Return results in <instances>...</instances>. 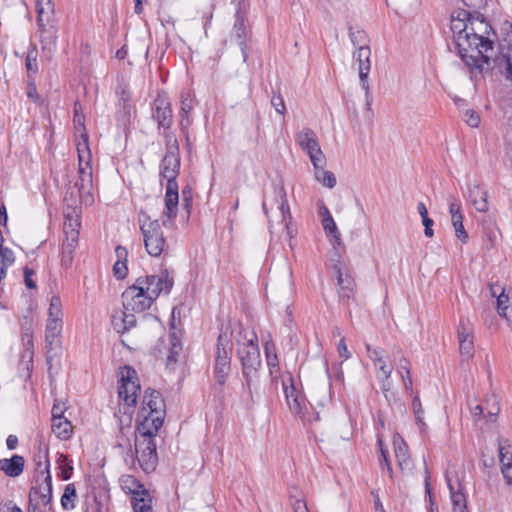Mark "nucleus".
Returning <instances> with one entry per match:
<instances>
[{
	"instance_id": "55",
	"label": "nucleus",
	"mask_w": 512,
	"mask_h": 512,
	"mask_svg": "<svg viewBox=\"0 0 512 512\" xmlns=\"http://www.w3.org/2000/svg\"><path fill=\"white\" fill-rule=\"evenodd\" d=\"M113 273L117 279H124L128 273L127 264L123 262H115L113 266Z\"/></svg>"
},
{
	"instance_id": "45",
	"label": "nucleus",
	"mask_w": 512,
	"mask_h": 512,
	"mask_svg": "<svg viewBox=\"0 0 512 512\" xmlns=\"http://www.w3.org/2000/svg\"><path fill=\"white\" fill-rule=\"evenodd\" d=\"M15 261V256L12 250H4L0 253V282L6 277L7 269Z\"/></svg>"
},
{
	"instance_id": "16",
	"label": "nucleus",
	"mask_w": 512,
	"mask_h": 512,
	"mask_svg": "<svg viewBox=\"0 0 512 512\" xmlns=\"http://www.w3.org/2000/svg\"><path fill=\"white\" fill-rule=\"evenodd\" d=\"M63 231L65 238L63 241L78 243L80 222V209L75 205H67L64 208Z\"/></svg>"
},
{
	"instance_id": "43",
	"label": "nucleus",
	"mask_w": 512,
	"mask_h": 512,
	"mask_svg": "<svg viewBox=\"0 0 512 512\" xmlns=\"http://www.w3.org/2000/svg\"><path fill=\"white\" fill-rule=\"evenodd\" d=\"M349 37L352 42V44L357 47H370L369 46V39L366 34V32L362 29H354L353 27H350L349 29Z\"/></svg>"
},
{
	"instance_id": "31",
	"label": "nucleus",
	"mask_w": 512,
	"mask_h": 512,
	"mask_svg": "<svg viewBox=\"0 0 512 512\" xmlns=\"http://www.w3.org/2000/svg\"><path fill=\"white\" fill-rule=\"evenodd\" d=\"M52 498L42 495L36 489H30L28 512H46Z\"/></svg>"
},
{
	"instance_id": "63",
	"label": "nucleus",
	"mask_w": 512,
	"mask_h": 512,
	"mask_svg": "<svg viewBox=\"0 0 512 512\" xmlns=\"http://www.w3.org/2000/svg\"><path fill=\"white\" fill-rule=\"evenodd\" d=\"M393 371V366L390 364L382 365L377 369V377L390 378Z\"/></svg>"
},
{
	"instance_id": "1",
	"label": "nucleus",
	"mask_w": 512,
	"mask_h": 512,
	"mask_svg": "<svg viewBox=\"0 0 512 512\" xmlns=\"http://www.w3.org/2000/svg\"><path fill=\"white\" fill-rule=\"evenodd\" d=\"M167 151L160 164V176L167 180L165 193V210L163 216L167 219L162 221L163 226H172L177 216L179 193L177 176L180 171V156L177 139L171 135H166Z\"/></svg>"
},
{
	"instance_id": "34",
	"label": "nucleus",
	"mask_w": 512,
	"mask_h": 512,
	"mask_svg": "<svg viewBox=\"0 0 512 512\" xmlns=\"http://www.w3.org/2000/svg\"><path fill=\"white\" fill-rule=\"evenodd\" d=\"M326 165V158H324V162L322 164L313 165L315 170V178L318 182H320L323 186L332 189L336 186L337 180L335 175L328 170H325L324 167Z\"/></svg>"
},
{
	"instance_id": "24",
	"label": "nucleus",
	"mask_w": 512,
	"mask_h": 512,
	"mask_svg": "<svg viewBox=\"0 0 512 512\" xmlns=\"http://www.w3.org/2000/svg\"><path fill=\"white\" fill-rule=\"evenodd\" d=\"M62 319L48 318L45 329V348L50 354L56 347H59V338L62 333Z\"/></svg>"
},
{
	"instance_id": "59",
	"label": "nucleus",
	"mask_w": 512,
	"mask_h": 512,
	"mask_svg": "<svg viewBox=\"0 0 512 512\" xmlns=\"http://www.w3.org/2000/svg\"><path fill=\"white\" fill-rule=\"evenodd\" d=\"M397 372L402 375V374H410L411 373V370H410V362L407 358L405 357H402L400 359V362H399V365H398V368H397Z\"/></svg>"
},
{
	"instance_id": "28",
	"label": "nucleus",
	"mask_w": 512,
	"mask_h": 512,
	"mask_svg": "<svg viewBox=\"0 0 512 512\" xmlns=\"http://www.w3.org/2000/svg\"><path fill=\"white\" fill-rule=\"evenodd\" d=\"M112 326L117 333H125L136 325V317L129 311L116 312L111 319Z\"/></svg>"
},
{
	"instance_id": "47",
	"label": "nucleus",
	"mask_w": 512,
	"mask_h": 512,
	"mask_svg": "<svg viewBox=\"0 0 512 512\" xmlns=\"http://www.w3.org/2000/svg\"><path fill=\"white\" fill-rule=\"evenodd\" d=\"M378 446H379V452H380V457H379L380 467L382 469H386L390 478H392L393 471H392L391 463L388 459V451L386 448H384L383 441L381 438H378Z\"/></svg>"
},
{
	"instance_id": "29",
	"label": "nucleus",
	"mask_w": 512,
	"mask_h": 512,
	"mask_svg": "<svg viewBox=\"0 0 512 512\" xmlns=\"http://www.w3.org/2000/svg\"><path fill=\"white\" fill-rule=\"evenodd\" d=\"M394 452L399 468L402 471H409L412 468V460L408 446L403 439H394Z\"/></svg>"
},
{
	"instance_id": "12",
	"label": "nucleus",
	"mask_w": 512,
	"mask_h": 512,
	"mask_svg": "<svg viewBox=\"0 0 512 512\" xmlns=\"http://www.w3.org/2000/svg\"><path fill=\"white\" fill-rule=\"evenodd\" d=\"M296 141L301 149L306 152L313 165L322 164L325 155L321 150L316 133L310 128H303L297 135Z\"/></svg>"
},
{
	"instance_id": "62",
	"label": "nucleus",
	"mask_w": 512,
	"mask_h": 512,
	"mask_svg": "<svg viewBox=\"0 0 512 512\" xmlns=\"http://www.w3.org/2000/svg\"><path fill=\"white\" fill-rule=\"evenodd\" d=\"M422 223L424 225V234L426 237L431 238L434 235V231L432 229L434 225V221L431 218H426L422 220Z\"/></svg>"
},
{
	"instance_id": "57",
	"label": "nucleus",
	"mask_w": 512,
	"mask_h": 512,
	"mask_svg": "<svg viewBox=\"0 0 512 512\" xmlns=\"http://www.w3.org/2000/svg\"><path fill=\"white\" fill-rule=\"evenodd\" d=\"M115 254L117 258L116 262L127 264L128 250L124 246L118 245L115 248Z\"/></svg>"
},
{
	"instance_id": "41",
	"label": "nucleus",
	"mask_w": 512,
	"mask_h": 512,
	"mask_svg": "<svg viewBox=\"0 0 512 512\" xmlns=\"http://www.w3.org/2000/svg\"><path fill=\"white\" fill-rule=\"evenodd\" d=\"M78 246V243H71L63 241L62 243V253H61V265L64 268L71 267L74 259V252Z\"/></svg>"
},
{
	"instance_id": "54",
	"label": "nucleus",
	"mask_w": 512,
	"mask_h": 512,
	"mask_svg": "<svg viewBox=\"0 0 512 512\" xmlns=\"http://www.w3.org/2000/svg\"><path fill=\"white\" fill-rule=\"evenodd\" d=\"M84 121H85L84 115L79 113L78 108H77V103H75V106H74V124H75V127H76L77 131H79L80 133L81 132H86Z\"/></svg>"
},
{
	"instance_id": "33",
	"label": "nucleus",
	"mask_w": 512,
	"mask_h": 512,
	"mask_svg": "<svg viewBox=\"0 0 512 512\" xmlns=\"http://www.w3.org/2000/svg\"><path fill=\"white\" fill-rule=\"evenodd\" d=\"M52 431L57 438L67 440L72 436L73 426L71 422L65 417H55L51 419Z\"/></svg>"
},
{
	"instance_id": "18",
	"label": "nucleus",
	"mask_w": 512,
	"mask_h": 512,
	"mask_svg": "<svg viewBox=\"0 0 512 512\" xmlns=\"http://www.w3.org/2000/svg\"><path fill=\"white\" fill-rule=\"evenodd\" d=\"M459 350L465 360L474 355L473 327L468 319H461L458 325Z\"/></svg>"
},
{
	"instance_id": "51",
	"label": "nucleus",
	"mask_w": 512,
	"mask_h": 512,
	"mask_svg": "<svg viewBox=\"0 0 512 512\" xmlns=\"http://www.w3.org/2000/svg\"><path fill=\"white\" fill-rule=\"evenodd\" d=\"M462 118L472 128H477L481 122L479 113L473 109H466L463 112Z\"/></svg>"
},
{
	"instance_id": "21",
	"label": "nucleus",
	"mask_w": 512,
	"mask_h": 512,
	"mask_svg": "<svg viewBox=\"0 0 512 512\" xmlns=\"http://www.w3.org/2000/svg\"><path fill=\"white\" fill-rule=\"evenodd\" d=\"M474 14L467 12L465 9H456L451 13L450 23L453 33V43L457 48V37L464 36L469 28V22Z\"/></svg>"
},
{
	"instance_id": "30",
	"label": "nucleus",
	"mask_w": 512,
	"mask_h": 512,
	"mask_svg": "<svg viewBox=\"0 0 512 512\" xmlns=\"http://www.w3.org/2000/svg\"><path fill=\"white\" fill-rule=\"evenodd\" d=\"M264 350L271 381L272 383H276L280 374V367L274 344L272 342H266L264 345Z\"/></svg>"
},
{
	"instance_id": "6",
	"label": "nucleus",
	"mask_w": 512,
	"mask_h": 512,
	"mask_svg": "<svg viewBox=\"0 0 512 512\" xmlns=\"http://www.w3.org/2000/svg\"><path fill=\"white\" fill-rule=\"evenodd\" d=\"M166 411L165 402L159 391L148 388L145 390L139 422H152L153 426L162 427Z\"/></svg>"
},
{
	"instance_id": "44",
	"label": "nucleus",
	"mask_w": 512,
	"mask_h": 512,
	"mask_svg": "<svg viewBox=\"0 0 512 512\" xmlns=\"http://www.w3.org/2000/svg\"><path fill=\"white\" fill-rule=\"evenodd\" d=\"M57 464L59 465V468L61 470L60 476L63 480H68L72 476L73 467L71 465V461L69 460L68 456L65 454H58L56 459Z\"/></svg>"
},
{
	"instance_id": "17",
	"label": "nucleus",
	"mask_w": 512,
	"mask_h": 512,
	"mask_svg": "<svg viewBox=\"0 0 512 512\" xmlns=\"http://www.w3.org/2000/svg\"><path fill=\"white\" fill-rule=\"evenodd\" d=\"M158 350L161 354L166 356V366L173 368L178 362V357L182 352V343L177 333L171 332L167 339H162Z\"/></svg>"
},
{
	"instance_id": "53",
	"label": "nucleus",
	"mask_w": 512,
	"mask_h": 512,
	"mask_svg": "<svg viewBox=\"0 0 512 512\" xmlns=\"http://www.w3.org/2000/svg\"><path fill=\"white\" fill-rule=\"evenodd\" d=\"M271 105L274 107L277 113L284 115L286 112V106L283 97L280 94H273L271 98Z\"/></svg>"
},
{
	"instance_id": "9",
	"label": "nucleus",
	"mask_w": 512,
	"mask_h": 512,
	"mask_svg": "<svg viewBox=\"0 0 512 512\" xmlns=\"http://www.w3.org/2000/svg\"><path fill=\"white\" fill-rule=\"evenodd\" d=\"M37 12V27L40 34L42 49H50L56 44V35L48 28L54 8L51 0H35Z\"/></svg>"
},
{
	"instance_id": "46",
	"label": "nucleus",
	"mask_w": 512,
	"mask_h": 512,
	"mask_svg": "<svg viewBox=\"0 0 512 512\" xmlns=\"http://www.w3.org/2000/svg\"><path fill=\"white\" fill-rule=\"evenodd\" d=\"M322 225L325 233L331 236L338 244L341 241V234L336 226L333 217L322 219Z\"/></svg>"
},
{
	"instance_id": "61",
	"label": "nucleus",
	"mask_w": 512,
	"mask_h": 512,
	"mask_svg": "<svg viewBox=\"0 0 512 512\" xmlns=\"http://www.w3.org/2000/svg\"><path fill=\"white\" fill-rule=\"evenodd\" d=\"M0 512H23L12 501L0 503Z\"/></svg>"
},
{
	"instance_id": "10",
	"label": "nucleus",
	"mask_w": 512,
	"mask_h": 512,
	"mask_svg": "<svg viewBox=\"0 0 512 512\" xmlns=\"http://www.w3.org/2000/svg\"><path fill=\"white\" fill-rule=\"evenodd\" d=\"M138 285L143 286L146 293L155 301L161 294H169L174 279L167 269L162 270L159 274L139 277Z\"/></svg>"
},
{
	"instance_id": "26",
	"label": "nucleus",
	"mask_w": 512,
	"mask_h": 512,
	"mask_svg": "<svg viewBox=\"0 0 512 512\" xmlns=\"http://www.w3.org/2000/svg\"><path fill=\"white\" fill-rule=\"evenodd\" d=\"M468 197L478 212L485 213L488 211V191L480 184H473L469 186Z\"/></svg>"
},
{
	"instance_id": "56",
	"label": "nucleus",
	"mask_w": 512,
	"mask_h": 512,
	"mask_svg": "<svg viewBox=\"0 0 512 512\" xmlns=\"http://www.w3.org/2000/svg\"><path fill=\"white\" fill-rule=\"evenodd\" d=\"M368 357L372 362L377 361L379 358H383V351L380 348H372L370 344H365Z\"/></svg>"
},
{
	"instance_id": "11",
	"label": "nucleus",
	"mask_w": 512,
	"mask_h": 512,
	"mask_svg": "<svg viewBox=\"0 0 512 512\" xmlns=\"http://www.w3.org/2000/svg\"><path fill=\"white\" fill-rule=\"evenodd\" d=\"M122 300L124 309L132 312H143L154 302L137 280L122 293Z\"/></svg>"
},
{
	"instance_id": "7",
	"label": "nucleus",
	"mask_w": 512,
	"mask_h": 512,
	"mask_svg": "<svg viewBox=\"0 0 512 512\" xmlns=\"http://www.w3.org/2000/svg\"><path fill=\"white\" fill-rule=\"evenodd\" d=\"M282 387L287 405L293 414L298 415L303 421L309 423L319 420L318 413H308L306 398L296 389L291 376L282 379Z\"/></svg>"
},
{
	"instance_id": "23",
	"label": "nucleus",
	"mask_w": 512,
	"mask_h": 512,
	"mask_svg": "<svg viewBox=\"0 0 512 512\" xmlns=\"http://www.w3.org/2000/svg\"><path fill=\"white\" fill-rule=\"evenodd\" d=\"M447 486L450 491V497L454 506L455 512L463 511L466 509V497L462 492L461 484L458 481L456 474L447 472L445 475Z\"/></svg>"
},
{
	"instance_id": "32",
	"label": "nucleus",
	"mask_w": 512,
	"mask_h": 512,
	"mask_svg": "<svg viewBox=\"0 0 512 512\" xmlns=\"http://www.w3.org/2000/svg\"><path fill=\"white\" fill-rule=\"evenodd\" d=\"M134 512H153L152 499L147 490L135 491L132 497Z\"/></svg>"
},
{
	"instance_id": "64",
	"label": "nucleus",
	"mask_w": 512,
	"mask_h": 512,
	"mask_svg": "<svg viewBox=\"0 0 512 512\" xmlns=\"http://www.w3.org/2000/svg\"><path fill=\"white\" fill-rule=\"evenodd\" d=\"M502 474L508 485H512V464L502 466Z\"/></svg>"
},
{
	"instance_id": "36",
	"label": "nucleus",
	"mask_w": 512,
	"mask_h": 512,
	"mask_svg": "<svg viewBox=\"0 0 512 512\" xmlns=\"http://www.w3.org/2000/svg\"><path fill=\"white\" fill-rule=\"evenodd\" d=\"M510 300L511 298L509 294H506L505 289L501 290V293L497 296V308L499 314L512 324V303L511 306L507 304Z\"/></svg>"
},
{
	"instance_id": "2",
	"label": "nucleus",
	"mask_w": 512,
	"mask_h": 512,
	"mask_svg": "<svg viewBox=\"0 0 512 512\" xmlns=\"http://www.w3.org/2000/svg\"><path fill=\"white\" fill-rule=\"evenodd\" d=\"M237 354L241 361L245 386L252 394L253 389L259 383V369L261 367L258 337L254 332L245 333L243 340H238Z\"/></svg>"
},
{
	"instance_id": "48",
	"label": "nucleus",
	"mask_w": 512,
	"mask_h": 512,
	"mask_svg": "<svg viewBox=\"0 0 512 512\" xmlns=\"http://www.w3.org/2000/svg\"><path fill=\"white\" fill-rule=\"evenodd\" d=\"M412 408L415 415L416 423L419 426L420 430H423L425 427L424 410L422 408V404L418 396H415L413 398Z\"/></svg>"
},
{
	"instance_id": "37",
	"label": "nucleus",
	"mask_w": 512,
	"mask_h": 512,
	"mask_svg": "<svg viewBox=\"0 0 512 512\" xmlns=\"http://www.w3.org/2000/svg\"><path fill=\"white\" fill-rule=\"evenodd\" d=\"M485 408V418H487L488 421L494 422L496 421V418L498 414L500 413V402L497 396L492 395L489 398L486 399L485 403L483 404Z\"/></svg>"
},
{
	"instance_id": "5",
	"label": "nucleus",
	"mask_w": 512,
	"mask_h": 512,
	"mask_svg": "<svg viewBox=\"0 0 512 512\" xmlns=\"http://www.w3.org/2000/svg\"><path fill=\"white\" fill-rule=\"evenodd\" d=\"M232 341L228 330H221L216 344L214 377L218 384L224 385L231 369Z\"/></svg>"
},
{
	"instance_id": "38",
	"label": "nucleus",
	"mask_w": 512,
	"mask_h": 512,
	"mask_svg": "<svg viewBox=\"0 0 512 512\" xmlns=\"http://www.w3.org/2000/svg\"><path fill=\"white\" fill-rule=\"evenodd\" d=\"M37 47L34 44H31L27 51L26 59H25V66L27 69L28 77H33L38 73V63H37Z\"/></svg>"
},
{
	"instance_id": "3",
	"label": "nucleus",
	"mask_w": 512,
	"mask_h": 512,
	"mask_svg": "<svg viewBox=\"0 0 512 512\" xmlns=\"http://www.w3.org/2000/svg\"><path fill=\"white\" fill-rule=\"evenodd\" d=\"M161 427L152 422H139L136 427L135 453L140 467L145 472L154 471L158 462L155 437Z\"/></svg>"
},
{
	"instance_id": "20",
	"label": "nucleus",
	"mask_w": 512,
	"mask_h": 512,
	"mask_svg": "<svg viewBox=\"0 0 512 512\" xmlns=\"http://www.w3.org/2000/svg\"><path fill=\"white\" fill-rule=\"evenodd\" d=\"M75 187L78 189L81 198H84L86 202H93V197L90 194L92 187V168L89 160H86L85 163H79L78 179L75 182Z\"/></svg>"
},
{
	"instance_id": "19",
	"label": "nucleus",
	"mask_w": 512,
	"mask_h": 512,
	"mask_svg": "<svg viewBox=\"0 0 512 512\" xmlns=\"http://www.w3.org/2000/svg\"><path fill=\"white\" fill-rule=\"evenodd\" d=\"M38 462L37 465L40 468L43 460V469L40 471V475L42 477V482L37 486H33L31 489H36V491L42 495H47L52 498V478L49 471V459H48V448L44 446L43 448H39L38 453Z\"/></svg>"
},
{
	"instance_id": "15",
	"label": "nucleus",
	"mask_w": 512,
	"mask_h": 512,
	"mask_svg": "<svg viewBox=\"0 0 512 512\" xmlns=\"http://www.w3.org/2000/svg\"><path fill=\"white\" fill-rule=\"evenodd\" d=\"M371 49L370 47H360L357 48L353 52V61L358 64V71H359V79L362 88L366 92V98H367V106L370 109V101H369V83H368V75L371 69Z\"/></svg>"
},
{
	"instance_id": "50",
	"label": "nucleus",
	"mask_w": 512,
	"mask_h": 512,
	"mask_svg": "<svg viewBox=\"0 0 512 512\" xmlns=\"http://www.w3.org/2000/svg\"><path fill=\"white\" fill-rule=\"evenodd\" d=\"M499 458L502 466L512 465V449L507 442L499 441Z\"/></svg>"
},
{
	"instance_id": "14",
	"label": "nucleus",
	"mask_w": 512,
	"mask_h": 512,
	"mask_svg": "<svg viewBox=\"0 0 512 512\" xmlns=\"http://www.w3.org/2000/svg\"><path fill=\"white\" fill-rule=\"evenodd\" d=\"M245 22L246 13L244 11V4L239 2L235 12V22L231 32V38L235 40L236 44L240 47L244 62H246L248 58V46L246 43L247 29Z\"/></svg>"
},
{
	"instance_id": "49",
	"label": "nucleus",
	"mask_w": 512,
	"mask_h": 512,
	"mask_svg": "<svg viewBox=\"0 0 512 512\" xmlns=\"http://www.w3.org/2000/svg\"><path fill=\"white\" fill-rule=\"evenodd\" d=\"M48 318L62 319V303L59 296H52L48 310Z\"/></svg>"
},
{
	"instance_id": "25",
	"label": "nucleus",
	"mask_w": 512,
	"mask_h": 512,
	"mask_svg": "<svg viewBox=\"0 0 512 512\" xmlns=\"http://www.w3.org/2000/svg\"><path fill=\"white\" fill-rule=\"evenodd\" d=\"M337 285L338 295L341 301H348L355 296V281L348 272H343L342 269L337 271Z\"/></svg>"
},
{
	"instance_id": "39",
	"label": "nucleus",
	"mask_w": 512,
	"mask_h": 512,
	"mask_svg": "<svg viewBox=\"0 0 512 512\" xmlns=\"http://www.w3.org/2000/svg\"><path fill=\"white\" fill-rule=\"evenodd\" d=\"M193 95L187 91L181 94V125L187 126L189 124L188 113L193 109Z\"/></svg>"
},
{
	"instance_id": "22",
	"label": "nucleus",
	"mask_w": 512,
	"mask_h": 512,
	"mask_svg": "<svg viewBox=\"0 0 512 512\" xmlns=\"http://www.w3.org/2000/svg\"><path fill=\"white\" fill-rule=\"evenodd\" d=\"M462 205L455 197H449V212L456 237L463 243L468 240V234L463 225Z\"/></svg>"
},
{
	"instance_id": "42",
	"label": "nucleus",
	"mask_w": 512,
	"mask_h": 512,
	"mask_svg": "<svg viewBox=\"0 0 512 512\" xmlns=\"http://www.w3.org/2000/svg\"><path fill=\"white\" fill-rule=\"evenodd\" d=\"M80 137L81 141L77 144L79 163H85L86 160H89L90 163L91 152L89 149L88 134L86 132H81Z\"/></svg>"
},
{
	"instance_id": "35",
	"label": "nucleus",
	"mask_w": 512,
	"mask_h": 512,
	"mask_svg": "<svg viewBox=\"0 0 512 512\" xmlns=\"http://www.w3.org/2000/svg\"><path fill=\"white\" fill-rule=\"evenodd\" d=\"M276 202L278 204V209L281 212L282 215V222L288 228V225L291 222L292 216L290 212V207L286 198V192L284 188H280L276 191Z\"/></svg>"
},
{
	"instance_id": "52",
	"label": "nucleus",
	"mask_w": 512,
	"mask_h": 512,
	"mask_svg": "<svg viewBox=\"0 0 512 512\" xmlns=\"http://www.w3.org/2000/svg\"><path fill=\"white\" fill-rule=\"evenodd\" d=\"M467 12L471 14H481L480 10L486 5V0H462Z\"/></svg>"
},
{
	"instance_id": "40",
	"label": "nucleus",
	"mask_w": 512,
	"mask_h": 512,
	"mask_svg": "<svg viewBox=\"0 0 512 512\" xmlns=\"http://www.w3.org/2000/svg\"><path fill=\"white\" fill-rule=\"evenodd\" d=\"M77 499L76 488L74 484H68L65 486L63 495L61 497V506L64 510H72L75 507V501Z\"/></svg>"
},
{
	"instance_id": "60",
	"label": "nucleus",
	"mask_w": 512,
	"mask_h": 512,
	"mask_svg": "<svg viewBox=\"0 0 512 512\" xmlns=\"http://www.w3.org/2000/svg\"><path fill=\"white\" fill-rule=\"evenodd\" d=\"M292 508L294 512H309L304 499H295L292 502Z\"/></svg>"
},
{
	"instance_id": "4",
	"label": "nucleus",
	"mask_w": 512,
	"mask_h": 512,
	"mask_svg": "<svg viewBox=\"0 0 512 512\" xmlns=\"http://www.w3.org/2000/svg\"><path fill=\"white\" fill-rule=\"evenodd\" d=\"M138 223L147 253L152 257H159L165 253L168 246L159 220L151 219L145 211L141 210Z\"/></svg>"
},
{
	"instance_id": "27",
	"label": "nucleus",
	"mask_w": 512,
	"mask_h": 512,
	"mask_svg": "<svg viewBox=\"0 0 512 512\" xmlns=\"http://www.w3.org/2000/svg\"><path fill=\"white\" fill-rule=\"evenodd\" d=\"M25 459L23 456L15 454L11 458L0 460V470L9 477H18L24 471Z\"/></svg>"
},
{
	"instance_id": "8",
	"label": "nucleus",
	"mask_w": 512,
	"mask_h": 512,
	"mask_svg": "<svg viewBox=\"0 0 512 512\" xmlns=\"http://www.w3.org/2000/svg\"><path fill=\"white\" fill-rule=\"evenodd\" d=\"M140 392L137 372L131 366H124L119 371L118 397L123 403L131 408L137 404Z\"/></svg>"
},
{
	"instance_id": "58",
	"label": "nucleus",
	"mask_w": 512,
	"mask_h": 512,
	"mask_svg": "<svg viewBox=\"0 0 512 512\" xmlns=\"http://www.w3.org/2000/svg\"><path fill=\"white\" fill-rule=\"evenodd\" d=\"M33 274H34V271L32 269H30L29 267H25L24 268V282H25V285L29 289H35L36 288V283L32 279V275Z\"/></svg>"
},
{
	"instance_id": "13",
	"label": "nucleus",
	"mask_w": 512,
	"mask_h": 512,
	"mask_svg": "<svg viewBox=\"0 0 512 512\" xmlns=\"http://www.w3.org/2000/svg\"><path fill=\"white\" fill-rule=\"evenodd\" d=\"M152 118L159 128L169 129L173 123V112L169 98L165 94H158L151 107Z\"/></svg>"
}]
</instances>
